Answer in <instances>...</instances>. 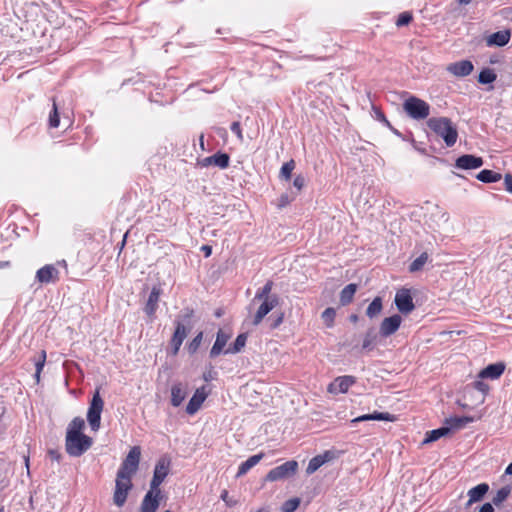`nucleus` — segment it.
<instances>
[{"instance_id":"obj_20","label":"nucleus","mask_w":512,"mask_h":512,"mask_svg":"<svg viewBox=\"0 0 512 512\" xmlns=\"http://www.w3.org/2000/svg\"><path fill=\"white\" fill-rule=\"evenodd\" d=\"M187 333H188V330L185 327V325L180 321H176V329H175V332L171 339V344L173 347L174 355H176L178 353L184 339L187 336Z\"/></svg>"},{"instance_id":"obj_43","label":"nucleus","mask_w":512,"mask_h":512,"mask_svg":"<svg viewBox=\"0 0 512 512\" xmlns=\"http://www.w3.org/2000/svg\"><path fill=\"white\" fill-rule=\"evenodd\" d=\"M60 118L58 114V109L55 100H53V109L49 116V125L52 128H57L59 126Z\"/></svg>"},{"instance_id":"obj_55","label":"nucleus","mask_w":512,"mask_h":512,"mask_svg":"<svg viewBox=\"0 0 512 512\" xmlns=\"http://www.w3.org/2000/svg\"><path fill=\"white\" fill-rule=\"evenodd\" d=\"M284 315L281 313L271 324V328L275 329L283 322Z\"/></svg>"},{"instance_id":"obj_57","label":"nucleus","mask_w":512,"mask_h":512,"mask_svg":"<svg viewBox=\"0 0 512 512\" xmlns=\"http://www.w3.org/2000/svg\"><path fill=\"white\" fill-rule=\"evenodd\" d=\"M48 454H49V456H50V458H51L52 460H56V461H59V460H60V457H61V456H60V454H59L57 451H55V450H50V451L48 452Z\"/></svg>"},{"instance_id":"obj_32","label":"nucleus","mask_w":512,"mask_h":512,"mask_svg":"<svg viewBox=\"0 0 512 512\" xmlns=\"http://www.w3.org/2000/svg\"><path fill=\"white\" fill-rule=\"evenodd\" d=\"M357 291V285L354 283L348 284L340 292V303L343 306L348 305L353 300V297Z\"/></svg>"},{"instance_id":"obj_50","label":"nucleus","mask_w":512,"mask_h":512,"mask_svg":"<svg viewBox=\"0 0 512 512\" xmlns=\"http://www.w3.org/2000/svg\"><path fill=\"white\" fill-rule=\"evenodd\" d=\"M45 359H46V352L44 350H42L41 351V359L36 363V376L37 377H39V375L43 369Z\"/></svg>"},{"instance_id":"obj_26","label":"nucleus","mask_w":512,"mask_h":512,"mask_svg":"<svg viewBox=\"0 0 512 512\" xmlns=\"http://www.w3.org/2000/svg\"><path fill=\"white\" fill-rule=\"evenodd\" d=\"M230 338V335L225 333L223 330H219L217 332V337H216V341L214 343V345L212 346L211 350H210V357L211 358H215L216 356H218L223 348L226 346L227 344V341L229 340Z\"/></svg>"},{"instance_id":"obj_11","label":"nucleus","mask_w":512,"mask_h":512,"mask_svg":"<svg viewBox=\"0 0 512 512\" xmlns=\"http://www.w3.org/2000/svg\"><path fill=\"white\" fill-rule=\"evenodd\" d=\"M474 69L470 60H461L447 65L446 71L456 77H465L472 73Z\"/></svg>"},{"instance_id":"obj_45","label":"nucleus","mask_w":512,"mask_h":512,"mask_svg":"<svg viewBox=\"0 0 512 512\" xmlns=\"http://www.w3.org/2000/svg\"><path fill=\"white\" fill-rule=\"evenodd\" d=\"M300 505V500L298 498H292L287 500L282 507L283 512H294Z\"/></svg>"},{"instance_id":"obj_63","label":"nucleus","mask_w":512,"mask_h":512,"mask_svg":"<svg viewBox=\"0 0 512 512\" xmlns=\"http://www.w3.org/2000/svg\"><path fill=\"white\" fill-rule=\"evenodd\" d=\"M24 460H25V465H26V468H27V472L29 473V457L25 456Z\"/></svg>"},{"instance_id":"obj_39","label":"nucleus","mask_w":512,"mask_h":512,"mask_svg":"<svg viewBox=\"0 0 512 512\" xmlns=\"http://www.w3.org/2000/svg\"><path fill=\"white\" fill-rule=\"evenodd\" d=\"M428 260V254L426 252L422 253L419 257H417L409 266L410 272H417L422 269V267L426 264Z\"/></svg>"},{"instance_id":"obj_48","label":"nucleus","mask_w":512,"mask_h":512,"mask_svg":"<svg viewBox=\"0 0 512 512\" xmlns=\"http://www.w3.org/2000/svg\"><path fill=\"white\" fill-rule=\"evenodd\" d=\"M295 196H290L287 193L283 194L279 198L278 207L283 208L293 201Z\"/></svg>"},{"instance_id":"obj_41","label":"nucleus","mask_w":512,"mask_h":512,"mask_svg":"<svg viewBox=\"0 0 512 512\" xmlns=\"http://www.w3.org/2000/svg\"><path fill=\"white\" fill-rule=\"evenodd\" d=\"M510 494V488L509 487H503L500 490L497 491L496 495L493 497L492 502L494 505L498 506L503 501L507 499V497Z\"/></svg>"},{"instance_id":"obj_36","label":"nucleus","mask_w":512,"mask_h":512,"mask_svg":"<svg viewBox=\"0 0 512 512\" xmlns=\"http://www.w3.org/2000/svg\"><path fill=\"white\" fill-rule=\"evenodd\" d=\"M382 299L380 297H376L373 299V301L369 304L367 310H366V315L372 319V318H375L377 317L381 311H382Z\"/></svg>"},{"instance_id":"obj_42","label":"nucleus","mask_w":512,"mask_h":512,"mask_svg":"<svg viewBox=\"0 0 512 512\" xmlns=\"http://www.w3.org/2000/svg\"><path fill=\"white\" fill-rule=\"evenodd\" d=\"M294 168H295L294 160H290V161L284 163L281 168V171H280V176L282 178H284L285 180H289Z\"/></svg>"},{"instance_id":"obj_7","label":"nucleus","mask_w":512,"mask_h":512,"mask_svg":"<svg viewBox=\"0 0 512 512\" xmlns=\"http://www.w3.org/2000/svg\"><path fill=\"white\" fill-rule=\"evenodd\" d=\"M141 458V448L139 446H134L130 449L127 456L123 460L120 465L117 474H122L124 476L133 477L139 467Z\"/></svg>"},{"instance_id":"obj_13","label":"nucleus","mask_w":512,"mask_h":512,"mask_svg":"<svg viewBox=\"0 0 512 512\" xmlns=\"http://www.w3.org/2000/svg\"><path fill=\"white\" fill-rule=\"evenodd\" d=\"M483 165V159L471 154H465L457 158L455 167L463 170L477 169Z\"/></svg>"},{"instance_id":"obj_4","label":"nucleus","mask_w":512,"mask_h":512,"mask_svg":"<svg viewBox=\"0 0 512 512\" xmlns=\"http://www.w3.org/2000/svg\"><path fill=\"white\" fill-rule=\"evenodd\" d=\"M92 438L87 435H66V452L73 457H79L92 446Z\"/></svg>"},{"instance_id":"obj_21","label":"nucleus","mask_w":512,"mask_h":512,"mask_svg":"<svg viewBox=\"0 0 512 512\" xmlns=\"http://www.w3.org/2000/svg\"><path fill=\"white\" fill-rule=\"evenodd\" d=\"M489 491V485L487 483H481L477 486L468 490L467 495L469 497L466 507H470L473 503L481 501L486 493Z\"/></svg>"},{"instance_id":"obj_33","label":"nucleus","mask_w":512,"mask_h":512,"mask_svg":"<svg viewBox=\"0 0 512 512\" xmlns=\"http://www.w3.org/2000/svg\"><path fill=\"white\" fill-rule=\"evenodd\" d=\"M272 288H273V282L267 281L265 283V285L256 292L253 302H255L256 300H267L270 298H278V296L276 294H271Z\"/></svg>"},{"instance_id":"obj_16","label":"nucleus","mask_w":512,"mask_h":512,"mask_svg":"<svg viewBox=\"0 0 512 512\" xmlns=\"http://www.w3.org/2000/svg\"><path fill=\"white\" fill-rule=\"evenodd\" d=\"M160 504V494H157L156 490H150L144 496L140 512H156Z\"/></svg>"},{"instance_id":"obj_19","label":"nucleus","mask_w":512,"mask_h":512,"mask_svg":"<svg viewBox=\"0 0 512 512\" xmlns=\"http://www.w3.org/2000/svg\"><path fill=\"white\" fill-rule=\"evenodd\" d=\"M59 271L54 265H45L36 273V278L41 283H51L58 280Z\"/></svg>"},{"instance_id":"obj_2","label":"nucleus","mask_w":512,"mask_h":512,"mask_svg":"<svg viewBox=\"0 0 512 512\" xmlns=\"http://www.w3.org/2000/svg\"><path fill=\"white\" fill-rule=\"evenodd\" d=\"M403 109L409 117L415 120L426 119L430 114L429 104L415 96H411L404 101Z\"/></svg>"},{"instance_id":"obj_27","label":"nucleus","mask_w":512,"mask_h":512,"mask_svg":"<svg viewBox=\"0 0 512 512\" xmlns=\"http://www.w3.org/2000/svg\"><path fill=\"white\" fill-rule=\"evenodd\" d=\"M161 290L158 287H153L150 295L148 297L146 306H145V312L148 316L154 315V313L157 310L158 302L160 298Z\"/></svg>"},{"instance_id":"obj_28","label":"nucleus","mask_w":512,"mask_h":512,"mask_svg":"<svg viewBox=\"0 0 512 512\" xmlns=\"http://www.w3.org/2000/svg\"><path fill=\"white\" fill-rule=\"evenodd\" d=\"M395 417L390 413L374 412L372 414H365L351 420V424H355L362 421L368 420H380V421H394Z\"/></svg>"},{"instance_id":"obj_59","label":"nucleus","mask_w":512,"mask_h":512,"mask_svg":"<svg viewBox=\"0 0 512 512\" xmlns=\"http://www.w3.org/2000/svg\"><path fill=\"white\" fill-rule=\"evenodd\" d=\"M192 315H193V310L186 309L185 314L183 315V318L185 321H189V319L192 317Z\"/></svg>"},{"instance_id":"obj_49","label":"nucleus","mask_w":512,"mask_h":512,"mask_svg":"<svg viewBox=\"0 0 512 512\" xmlns=\"http://www.w3.org/2000/svg\"><path fill=\"white\" fill-rule=\"evenodd\" d=\"M231 131L237 136L240 141H243V134L239 122H233L230 127Z\"/></svg>"},{"instance_id":"obj_37","label":"nucleus","mask_w":512,"mask_h":512,"mask_svg":"<svg viewBox=\"0 0 512 512\" xmlns=\"http://www.w3.org/2000/svg\"><path fill=\"white\" fill-rule=\"evenodd\" d=\"M246 341H247L246 334H239L237 336L235 342L233 343V345L229 346L225 350V354H236V353L240 352L244 348Z\"/></svg>"},{"instance_id":"obj_8","label":"nucleus","mask_w":512,"mask_h":512,"mask_svg":"<svg viewBox=\"0 0 512 512\" xmlns=\"http://www.w3.org/2000/svg\"><path fill=\"white\" fill-rule=\"evenodd\" d=\"M298 470V462L295 460L287 461L273 469H271L266 477V481L274 482L278 480H284L293 476Z\"/></svg>"},{"instance_id":"obj_34","label":"nucleus","mask_w":512,"mask_h":512,"mask_svg":"<svg viewBox=\"0 0 512 512\" xmlns=\"http://www.w3.org/2000/svg\"><path fill=\"white\" fill-rule=\"evenodd\" d=\"M84 426V420L81 417H75L68 425L66 435H84L82 433Z\"/></svg>"},{"instance_id":"obj_53","label":"nucleus","mask_w":512,"mask_h":512,"mask_svg":"<svg viewBox=\"0 0 512 512\" xmlns=\"http://www.w3.org/2000/svg\"><path fill=\"white\" fill-rule=\"evenodd\" d=\"M504 186H505L506 191H508L512 194V175L511 174L505 175Z\"/></svg>"},{"instance_id":"obj_18","label":"nucleus","mask_w":512,"mask_h":512,"mask_svg":"<svg viewBox=\"0 0 512 512\" xmlns=\"http://www.w3.org/2000/svg\"><path fill=\"white\" fill-rule=\"evenodd\" d=\"M229 155L226 153H216L212 156L205 157L199 161L201 167L217 166L221 169H225L229 166Z\"/></svg>"},{"instance_id":"obj_10","label":"nucleus","mask_w":512,"mask_h":512,"mask_svg":"<svg viewBox=\"0 0 512 512\" xmlns=\"http://www.w3.org/2000/svg\"><path fill=\"white\" fill-rule=\"evenodd\" d=\"M394 302L399 312L403 314H408L415 308L409 289L402 288L398 290Z\"/></svg>"},{"instance_id":"obj_40","label":"nucleus","mask_w":512,"mask_h":512,"mask_svg":"<svg viewBox=\"0 0 512 512\" xmlns=\"http://www.w3.org/2000/svg\"><path fill=\"white\" fill-rule=\"evenodd\" d=\"M335 316H336L335 309L332 307H329V308H326L322 312L321 318H322L323 322L325 323V325L327 327L331 328L334 325Z\"/></svg>"},{"instance_id":"obj_54","label":"nucleus","mask_w":512,"mask_h":512,"mask_svg":"<svg viewBox=\"0 0 512 512\" xmlns=\"http://www.w3.org/2000/svg\"><path fill=\"white\" fill-rule=\"evenodd\" d=\"M220 498L226 502V504L228 506H234L236 504V501H232L231 499H229L228 497V491L227 490H223L222 493H221V496Z\"/></svg>"},{"instance_id":"obj_46","label":"nucleus","mask_w":512,"mask_h":512,"mask_svg":"<svg viewBox=\"0 0 512 512\" xmlns=\"http://www.w3.org/2000/svg\"><path fill=\"white\" fill-rule=\"evenodd\" d=\"M374 340L375 336L372 334V332H367L362 343V349L371 350L374 346Z\"/></svg>"},{"instance_id":"obj_25","label":"nucleus","mask_w":512,"mask_h":512,"mask_svg":"<svg viewBox=\"0 0 512 512\" xmlns=\"http://www.w3.org/2000/svg\"><path fill=\"white\" fill-rule=\"evenodd\" d=\"M505 366L502 363L490 364L486 368L480 371V378L497 379L504 372Z\"/></svg>"},{"instance_id":"obj_52","label":"nucleus","mask_w":512,"mask_h":512,"mask_svg":"<svg viewBox=\"0 0 512 512\" xmlns=\"http://www.w3.org/2000/svg\"><path fill=\"white\" fill-rule=\"evenodd\" d=\"M474 385H475V388L477 390H479L480 392H482L483 394H486L489 390V386L486 383H484L483 381H476L474 383Z\"/></svg>"},{"instance_id":"obj_22","label":"nucleus","mask_w":512,"mask_h":512,"mask_svg":"<svg viewBox=\"0 0 512 512\" xmlns=\"http://www.w3.org/2000/svg\"><path fill=\"white\" fill-rule=\"evenodd\" d=\"M187 396V387L182 383H175L171 387V404L178 407L182 404Z\"/></svg>"},{"instance_id":"obj_15","label":"nucleus","mask_w":512,"mask_h":512,"mask_svg":"<svg viewBox=\"0 0 512 512\" xmlns=\"http://www.w3.org/2000/svg\"><path fill=\"white\" fill-rule=\"evenodd\" d=\"M355 383L353 376H341L337 377L328 386V391L333 394L346 393L348 389Z\"/></svg>"},{"instance_id":"obj_24","label":"nucleus","mask_w":512,"mask_h":512,"mask_svg":"<svg viewBox=\"0 0 512 512\" xmlns=\"http://www.w3.org/2000/svg\"><path fill=\"white\" fill-rule=\"evenodd\" d=\"M510 37H511V33L509 30L498 31V32L491 34L488 37L487 44L489 46L502 47V46H505L509 42Z\"/></svg>"},{"instance_id":"obj_5","label":"nucleus","mask_w":512,"mask_h":512,"mask_svg":"<svg viewBox=\"0 0 512 512\" xmlns=\"http://www.w3.org/2000/svg\"><path fill=\"white\" fill-rule=\"evenodd\" d=\"M104 408V401L99 389H96L87 411V421L93 431H98L101 424V413Z\"/></svg>"},{"instance_id":"obj_6","label":"nucleus","mask_w":512,"mask_h":512,"mask_svg":"<svg viewBox=\"0 0 512 512\" xmlns=\"http://www.w3.org/2000/svg\"><path fill=\"white\" fill-rule=\"evenodd\" d=\"M132 487V477L116 474L113 503L117 507H122L125 504Z\"/></svg>"},{"instance_id":"obj_47","label":"nucleus","mask_w":512,"mask_h":512,"mask_svg":"<svg viewBox=\"0 0 512 512\" xmlns=\"http://www.w3.org/2000/svg\"><path fill=\"white\" fill-rule=\"evenodd\" d=\"M412 21V15L409 12H403L399 15L396 25L398 27L408 25Z\"/></svg>"},{"instance_id":"obj_51","label":"nucleus","mask_w":512,"mask_h":512,"mask_svg":"<svg viewBox=\"0 0 512 512\" xmlns=\"http://www.w3.org/2000/svg\"><path fill=\"white\" fill-rule=\"evenodd\" d=\"M305 185V178L302 175H297L293 181V186L300 191Z\"/></svg>"},{"instance_id":"obj_29","label":"nucleus","mask_w":512,"mask_h":512,"mask_svg":"<svg viewBox=\"0 0 512 512\" xmlns=\"http://www.w3.org/2000/svg\"><path fill=\"white\" fill-rule=\"evenodd\" d=\"M451 433V427H447L446 425L443 427H440L435 430H431L427 432L425 439L423 440L422 444H428L432 443L434 441H437L441 437L447 436Z\"/></svg>"},{"instance_id":"obj_1","label":"nucleus","mask_w":512,"mask_h":512,"mask_svg":"<svg viewBox=\"0 0 512 512\" xmlns=\"http://www.w3.org/2000/svg\"><path fill=\"white\" fill-rule=\"evenodd\" d=\"M427 126L444 140L446 146L452 147L456 143L458 131L451 119L447 117H432L427 121Z\"/></svg>"},{"instance_id":"obj_62","label":"nucleus","mask_w":512,"mask_h":512,"mask_svg":"<svg viewBox=\"0 0 512 512\" xmlns=\"http://www.w3.org/2000/svg\"><path fill=\"white\" fill-rule=\"evenodd\" d=\"M472 0H459L460 5H468L471 3Z\"/></svg>"},{"instance_id":"obj_12","label":"nucleus","mask_w":512,"mask_h":512,"mask_svg":"<svg viewBox=\"0 0 512 512\" xmlns=\"http://www.w3.org/2000/svg\"><path fill=\"white\" fill-rule=\"evenodd\" d=\"M261 304L253 316L252 324L257 326L261 323L264 317L274 309L279 302V298H270L267 300H260Z\"/></svg>"},{"instance_id":"obj_44","label":"nucleus","mask_w":512,"mask_h":512,"mask_svg":"<svg viewBox=\"0 0 512 512\" xmlns=\"http://www.w3.org/2000/svg\"><path fill=\"white\" fill-rule=\"evenodd\" d=\"M202 339H203V332H199L192 339V341L188 344L187 348H188L189 353L193 354V353H195L198 350V348H199V346H200V344L202 342Z\"/></svg>"},{"instance_id":"obj_23","label":"nucleus","mask_w":512,"mask_h":512,"mask_svg":"<svg viewBox=\"0 0 512 512\" xmlns=\"http://www.w3.org/2000/svg\"><path fill=\"white\" fill-rule=\"evenodd\" d=\"M332 458V455L329 451L325 452L322 455H317L313 457L306 468V473L308 475L313 474L316 472L322 465H324L326 462L330 461Z\"/></svg>"},{"instance_id":"obj_9","label":"nucleus","mask_w":512,"mask_h":512,"mask_svg":"<svg viewBox=\"0 0 512 512\" xmlns=\"http://www.w3.org/2000/svg\"><path fill=\"white\" fill-rule=\"evenodd\" d=\"M170 465V459L167 457H161L155 465L153 477L150 482V488L152 490H156L157 494H161L159 486L169 474Z\"/></svg>"},{"instance_id":"obj_17","label":"nucleus","mask_w":512,"mask_h":512,"mask_svg":"<svg viewBox=\"0 0 512 512\" xmlns=\"http://www.w3.org/2000/svg\"><path fill=\"white\" fill-rule=\"evenodd\" d=\"M207 398V392L205 390V387L202 386L200 388H197L192 398L189 400L187 406H186V412L189 415L195 414Z\"/></svg>"},{"instance_id":"obj_3","label":"nucleus","mask_w":512,"mask_h":512,"mask_svg":"<svg viewBox=\"0 0 512 512\" xmlns=\"http://www.w3.org/2000/svg\"><path fill=\"white\" fill-rule=\"evenodd\" d=\"M449 220L448 213L438 205L426 208L424 224L432 231H438Z\"/></svg>"},{"instance_id":"obj_60","label":"nucleus","mask_w":512,"mask_h":512,"mask_svg":"<svg viewBox=\"0 0 512 512\" xmlns=\"http://www.w3.org/2000/svg\"><path fill=\"white\" fill-rule=\"evenodd\" d=\"M505 473L507 475H512V462L507 466Z\"/></svg>"},{"instance_id":"obj_64","label":"nucleus","mask_w":512,"mask_h":512,"mask_svg":"<svg viewBox=\"0 0 512 512\" xmlns=\"http://www.w3.org/2000/svg\"><path fill=\"white\" fill-rule=\"evenodd\" d=\"M350 320H351L352 322H356V321L358 320V316H357V315H351V316H350Z\"/></svg>"},{"instance_id":"obj_14","label":"nucleus","mask_w":512,"mask_h":512,"mask_svg":"<svg viewBox=\"0 0 512 512\" xmlns=\"http://www.w3.org/2000/svg\"><path fill=\"white\" fill-rule=\"evenodd\" d=\"M401 321L402 318L398 314L383 319L380 325V334L383 337L394 334L399 329Z\"/></svg>"},{"instance_id":"obj_56","label":"nucleus","mask_w":512,"mask_h":512,"mask_svg":"<svg viewBox=\"0 0 512 512\" xmlns=\"http://www.w3.org/2000/svg\"><path fill=\"white\" fill-rule=\"evenodd\" d=\"M479 512H494V508H493L492 504L485 503L484 505H482Z\"/></svg>"},{"instance_id":"obj_58","label":"nucleus","mask_w":512,"mask_h":512,"mask_svg":"<svg viewBox=\"0 0 512 512\" xmlns=\"http://www.w3.org/2000/svg\"><path fill=\"white\" fill-rule=\"evenodd\" d=\"M201 250L204 252L205 257H209L211 255V253H212V248L210 246H208V245H203L201 247Z\"/></svg>"},{"instance_id":"obj_35","label":"nucleus","mask_w":512,"mask_h":512,"mask_svg":"<svg viewBox=\"0 0 512 512\" xmlns=\"http://www.w3.org/2000/svg\"><path fill=\"white\" fill-rule=\"evenodd\" d=\"M477 179L484 183H493L501 179V174L485 169L477 174Z\"/></svg>"},{"instance_id":"obj_31","label":"nucleus","mask_w":512,"mask_h":512,"mask_svg":"<svg viewBox=\"0 0 512 512\" xmlns=\"http://www.w3.org/2000/svg\"><path fill=\"white\" fill-rule=\"evenodd\" d=\"M474 421L473 417L463 416V417H451L445 420V424L447 427H451L452 430H458L463 428L468 423Z\"/></svg>"},{"instance_id":"obj_61","label":"nucleus","mask_w":512,"mask_h":512,"mask_svg":"<svg viewBox=\"0 0 512 512\" xmlns=\"http://www.w3.org/2000/svg\"><path fill=\"white\" fill-rule=\"evenodd\" d=\"M9 264H10V262H9V261H1V260H0V269L5 268V267H8V266H9Z\"/></svg>"},{"instance_id":"obj_30","label":"nucleus","mask_w":512,"mask_h":512,"mask_svg":"<svg viewBox=\"0 0 512 512\" xmlns=\"http://www.w3.org/2000/svg\"><path fill=\"white\" fill-rule=\"evenodd\" d=\"M263 458V453L253 455L244 461L238 468L237 477L246 474L252 467L260 462Z\"/></svg>"},{"instance_id":"obj_38","label":"nucleus","mask_w":512,"mask_h":512,"mask_svg":"<svg viewBox=\"0 0 512 512\" xmlns=\"http://www.w3.org/2000/svg\"><path fill=\"white\" fill-rule=\"evenodd\" d=\"M496 78L497 75L493 69L485 68L479 73L478 82L481 84H490L494 82Z\"/></svg>"}]
</instances>
